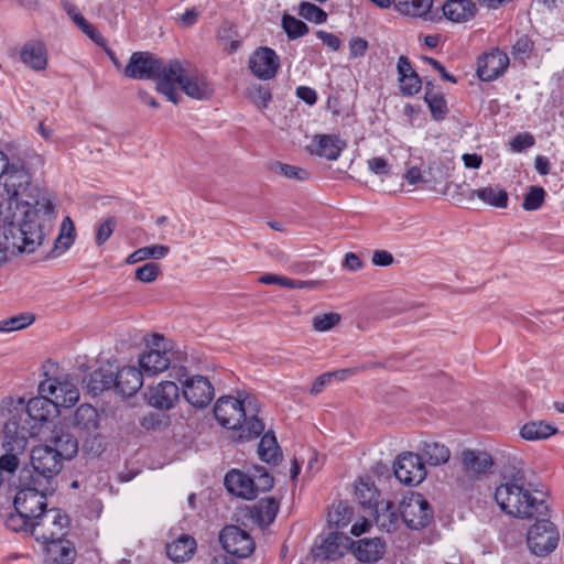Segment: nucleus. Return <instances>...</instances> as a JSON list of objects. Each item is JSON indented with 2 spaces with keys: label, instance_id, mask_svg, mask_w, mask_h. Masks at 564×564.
<instances>
[{
  "label": "nucleus",
  "instance_id": "nucleus-37",
  "mask_svg": "<svg viewBox=\"0 0 564 564\" xmlns=\"http://www.w3.org/2000/svg\"><path fill=\"white\" fill-rule=\"evenodd\" d=\"M475 3L470 0H447L443 4L444 15L453 22H465L475 15Z\"/></svg>",
  "mask_w": 564,
  "mask_h": 564
},
{
  "label": "nucleus",
  "instance_id": "nucleus-32",
  "mask_svg": "<svg viewBox=\"0 0 564 564\" xmlns=\"http://www.w3.org/2000/svg\"><path fill=\"white\" fill-rule=\"evenodd\" d=\"M344 148L345 142H341L338 137L321 134L315 137L310 147V151L315 155L335 161L339 158Z\"/></svg>",
  "mask_w": 564,
  "mask_h": 564
},
{
  "label": "nucleus",
  "instance_id": "nucleus-1",
  "mask_svg": "<svg viewBox=\"0 0 564 564\" xmlns=\"http://www.w3.org/2000/svg\"><path fill=\"white\" fill-rule=\"evenodd\" d=\"M259 402L256 397L246 395L243 399L231 395L221 397L214 406L217 422L236 431L235 440L248 442L261 436L258 444L259 458L272 466L279 465L283 455L273 431L264 432V423L259 417Z\"/></svg>",
  "mask_w": 564,
  "mask_h": 564
},
{
  "label": "nucleus",
  "instance_id": "nucleus-20",
  "mask_svg": "<svg viewBox=\"0 0 564 564\" xmlns=\"http://www.w3.org/2000/svg\"><path fill=\"white\" fill-rule=\"evenodd\" d=\"M509 66L508 55L499 48H495L478 57L477 76L482 82H492L499 78Z\"/></svg>",
  "mask_w": 564,
  "mask_h": 564
},
{
  "label": "nucleus",
  "instance_id": "nucleus-38",
  "mask_svg": "<svg viewBox=\"0 0 564 564\" xmlns=\"http://www.w3.org/2000/svg\"><path fill=\"white\" fill-rule=\"evenodd\" d=\"M45 550L53 555L55 564H73L76 557L74 544L62 538L44 544Z\"/></svg>",
  "mask_w": 564,
  "mask_h": 564
},
{
  "label": "nucleus",
  "instance_id": "nucleus-61",
  "mask_svg": "<svg viewBox=\"0 0 564 564\" xmlns=\"http://www.w3.org/2000/svg\"><path fill=\"white\" fill-rule=\"evenodd\" d=\"M368 50V42L366 39L355 36L349 41V57L358 58L366 55Z\"/></svg>",
  "mask_w": 564,
  "mask_h": 564
},
{
  "label": "nucleus",
  "instance_id": "nucleus-17",
  "mask_svg": "<svg viewBox=\"0 0 564 564\" xmlns=\"http://www.w3.org/2000/svg\"><path fill=\"white\" fill-rule=\"evenodd\" d=\"M393 473L400 482L408 486L421 484L426 476L422 457L413 453L400 455L393 465Z\"/></svg>",
  "mask_w": 564,
  "mask_h": 564
},
{
  "label": "nucleus",
  "instance_id": "nucleus-4",
  "mask_svg": "<svg viewBox=\"0 0 564 564\" xmlns=\"http://www.w3.org/2000/svg\"><path fill=\"white\" fill-rule=\"evenodd\" d=\"M171 59L165 63L150 52H134L123 69L124 75L132 79H155L156 90L164 95L167 100L178 104V95L175 88L171 87L170 73Z\"/></svg>",
  "mask_w": 564,
  "mask_h": 564
},
{
  "label": "nucleus",
  "instance_id": "nucleus-39",
  "mask_svg": "<svg viewBox=\"0 0 564 564\" xmlns=\"http://www.w3.org/2000/svg\"><path fill=\"white\" fill-rule=\"evenodd\" d=\"M470 197H477L486 205L496 208H506L509 202V196L506 189L492 186L471 189Z\"/></svg>",
  "mask_w": 564,
  "mask_h": 564
},
{
  "label": "nucleus",
  "instance_id": "nucleus-43",
  "mask_svg": "<svg viewBox=\"0 0 564 564\" xmlns=\"http://www.w3.org/2000/svg\"><path fill=\"white\" fill-rule=\"evenodd\" d=\"M556 432V429L542 421L529 422L524 424L520 430V435L527 441H538L550 437Z\"/></svg>",
  "mask_w": 564,
  "mask_h": 564
},
{
  "label": "nucleus",
  "instance_id": "nucleus-46",
  "mask_svg": "<svg viewBox=\"0 0 564 564\" xmlns=\"http://www.w3.org/2000/svg\"><path fill=\"white\" fill-rule=\"evenodd\" d=\"M281 25L291 41L302 37L310 32V28L305 22L288 13L283 14Z\"/></svg>",
  "mask_w": 564,
  "mask_h": 564
},
{
  "label": "nucleus",
  "instance_id": "nucleus-8",
  "mask_svg": "<svg viewBox=\"0 0 564 564\" xmlns=\"http://www.w3.org/2000/svg\"><path fill=\"white\" fill-rule=\"evenodd\" d=\"M30 429H19L14 421L6 422L3 427L2 447L4 454L0 456V475L8 477L14 475L19 467V455H21L28 444V431Z\"/></svg>",
  "mask_w": 564,
  "mask_h": 564
},
{
  "label": "nucleus",
  "instance_id": "nucleus-26",
  "mask_svg": "<svg viewBox=\"0 0 564 564\" xmlns=\"http://www.w3.org/2000/svg\"><path fill=\"white\" fill-rule=\"evenodd\" d=\"M350 549L361 563H376L386 553V542L380 538H364L356 542L351 540Z\"/></svg>",
  "mask_w": 564,
  "mask_h": 564
},
{
  "label": "nucleus",
  "instance_id": "nucleus-29",
  "mask_svg": "<svg viewBox=\"0 0 564 564\" xmlns=\"http://www.w3.org/2000/svg\"><path fill=\"white\" fill-rule=\"evenodd\" d=\"M375 517L376 525L386 532H394L399 529L402 521L400 506L397 507L392 501H380L371 511Z\"/></svg>",
  "mask_w": 564,
  "mask_h": 564
},
{
  "label": "nucleus",
  "instance_id": "nucleus-7",
  "mask_svg": "<svg viewBox=\"0 0 564 564\" xmlns=\"http://www.w3.org/2000/svg\"><path fill=\"white\" fill-rule=\"evenodd\" d=\"M62 462L63 459L58 456V453L52 451V446L34 447L31 452L32 469H21L19 477H21V481H26V485H34V481H36L53 486L54 478L62 470Z\"/></svg>",
  "mask_w": 564,
  "mask_h": 564
},
{
  "label": "nucleus",
  "instance_id": "nucleus-12",
  "mask_svg": "<svg viewBox=\"0 0 564 564\" xmlns=\"http://www.w3.org/2000/svg\"><path fill=\"white\" fill-rule=\"evenodd\" d=\"M169 73L171 87L177 84L189 98L207 100L214 95L213 85L204 76L187 75L185 63L180 59H171Z\"/></svg>",
  "mask_w": 564,
  "mask_h": 564
},
{
  "label": "nucleus",
  "instance_id": "nucleus-59",
  "mask_svg": "<svg viewBox=\"0 0 564 564\" xmlns=\"http://www.w3.org/2000/svg\"><path fill=\"white\" fill-rule=\"evenodd\" d=\"M116 227V218L109 217L98 225L95 241L97 246H102L112 235Z\"/></svg>",
  "mask_w": 564,
  "mask_h": 564
},
{
  "label": "nucleus",
  "instance_id": "nucleus-47",
  "mask_svg": "<svg viewBox=\"0 0 564 564\" xmlns=\"http://www.w3.org/2000/svg\"><path fill=\"white\" fill-rule=\"evenodd\" d=\"M216 37L229 54L235 53L240 46V42L237 40V32L228 22L223 23L218 28Z\"/></svg>",
  "mask_w": 564,
  "mask_h": 564
},
{
  "label": "nucleus",
  "instance_id": "nucleus-44",
  "mask_svg": "<svg viewBox=\"0 0 564 564\" xmlns=\"http://www.w3.org/2000/svg\"><path fill=\"white\" fill-rule=\"evenodd\" d=\"M75 241V224L69 216H66L61 226V234L57 236L54 242L53 252L62 254L70 248Z\"/></svg>",
  "mask_w": 564,
  "mask_h": 564
},
{
  "label": "nucleus",
  "instance_id": "nucleus-56",
  "mask_svg": "<svg viewBox=\"0 0 564 564\" xmlns=\"http://www.w3.org/2000/svg\"><path fill=\"white\" fill-rule=\"evenodd\" d=\"M340 323V315L337 313H325L313 318V328L317 332H327Z\"/></svg>",
  "mask_w": 564,
  "mask_h": 564
},
{
  "label": "nucleus",
  "instance_id": "nucleus-5",
  "mask_svg": "<svg viewBox=\"0 0 564 564\" xmlns=\"http://www.w3.org/2000/svg\"><path fill=\"white\" fill-rule=\"evenodd\" d=\"M41 224L23 223L3 217L0 226V267L7 262L9 250L33 252L44 240Z\"/></svg>",
  "mask_w": 564,
  "mask_h": 564
},
{
  "label": "nucleus",
  "instance_id": "nucleus-35",
  "mask_svg": "<svg viewBox=\"0 0 564 564\" xmlns=\"http://www.w3.org/2000/svg\"><path fill=\"white\" fill-rule=\"evenodd\" d=\"M115 387V372L107 367H100L89 373L86 380V388L88 392L98 395L106 390L113 389Z\"/></svg>",
  "mask_w": 564,
  "mask_h": 564
},
{
  "label": "nucleus",
  "instance_id": "nucleus-3",
  "mask_svg": "<svg viewBox=\"0 0 564 564\" xmlns=\"http://www.w3.org/2000/svg\"><path fill=\"white\" fill-rule=\"evenodd\" d=\"M534 492L525 488L524 476L517 473L511 480L496 488L495 500L502 511L517 518L546 517L549 505L544 494L538 490Z\"/></svg>",
  "mask_w": 564,
  "mask_h": 564
},
{
  "label": "nucleus",
  "instance_id": "nucleus-14",
  "mask_svg": "<svg viewBox=\"0 0 564 564\" xmlns=\"http://www.w3.org/2000/svg\"><path fill=\"white\" fill-rule=\"evenodd\" d=\"M402 522L412 530L427 527L433 520L434 513L429 501L420 492H411L400 502Z\"/></svg>",
  "mask_w": 564,
  "mask_h": 564
},
{
  "label": "nucleus",
  "instance_id": "nucleus-48",
  "mask_svg": "<svg viewBox=\"0 0 564 564\" xmlns=\"http://www.w3.org/2000/svg\"><path fill=\"white\" fill-rule=\"evenodd\" d=\"M35 520L31 519L26 513L21 510H15L14 513H10L6 519V527L14 532H29L31 533V525Z\"/></svg>",
  "mask_w": 564,
  "mask_h": 564
},
{
  "label": "nucleus",
  "instance_id": "nucleus-45",
  "mask_svg": "<svg viewBox=\"0 0 564 564\" xmlns=\"http://www.w3.org/2000/svg\"><path fill=\"white\" fill-rule=\"evenodd\" d=\"M423 100L427 105L431 117L434 121L441 122L445 120L449 112V108L444 94L427 93V96H423Z\"/></svg>",
  "mask_w": 564,
  "mask_h": 564
},
{
  "label": "nucleus",
  "instance_id": "nucleus-64",
  "mask_svg": "<svg viewBox=\"0 0 564 564\" xmlns=\"http://www.w3.org/2000/svg\"><path fill=\"white\" fill-rule=\"evenodd\" d=\"M252 100L259 108H267L272 100V94L268 88L260 86L252 93Z\"/></svg>",
  "mask_w": 564,
  "mask_h": 564
},
{
  "label": "nucleus",
  "instance_id": "nucleus-11",
  "mask_svg": "<svg viewBox=\"0 0 564 564\" xmlns=\"http://www.w3.org/2000/svg\"><path fill=\"white\" fill-rule=\"evenodd\" d=\"M148 352L139 358V369L143 376L152 377L166 370L170 366L171 341L163 335L154 333L145 337Z\"/></svg>",
  "mask_w": 564,
  "mask_h": 564
},
{
  "label": "nucleus",
  "instance_id": "nucleus-23",
  "mask_svg": "<svg viewBox=\"0 0 564 564\" xmlns=\"http://www.w3.org/2000/svg\"><path fill=\"white\" fill-rule=\"evenodd\" d=\"M148 403L159 410H171L180 400L178 386L170 380L161 381L147 393Z\"/></svg>",
  "mask_w": 564,
  "mask_h": 564
},
{
  "label": "nucleus",
  "instance_id": "nucleus-24",
  "mask_svg": "<svg viewBox=\"0 0 564 564\" xmlns=\"http://www.w3.org/2000/svg\"><path fill=\"white\" fill-rule=\"evenodd\" d=\"M462 469L473 478L487 474L494 465L491 455L485 451L465 448L460 453Z\"/></svg>",
  "mask_w": 564,
  "mask_h": 564
},
{
  "label": "nucleus",
  "instance_id": "nucleus-30",
  "mask_svg": "<svg viewBox=\"0 0 564 564\" xmlns=\"http://www.w3.org/2000/svg\"><path fill=\"white\" fill-rule=\"evenodd\" d=\"M279 508L280 501L276 498H261L249 508V519L261 529H264L275 520Z\"/></svg>",
  "mask_w": 564,
  "mask_h": 564
},
{
  "label": "nucleus",
  "instance_id": "nucleus-51",
  "mask_svg": "<svg viewBox=\"0 0 564 564\" xmlns=\"http://www.w3.org/2000/svg\"><path fill=\"white\" fill-rule=\"evenodd\" d=\"M299 15L316 24L325 23L327 20V13L322 8L308 1L300 3Z\"/></svg>",
  "mask_w": 564,
  "mask_h": 564
},
{
  "label": "nucleus",
  "instance_id": "nucleus-34",
  "mask_svg": "<svg viewBox=\"0 0 564 564\" xmlns=\"http://www.w3.org/2000/svg\"><path fill=\"white\" fill-rule=\"evenodd\" d=\"M355 496L364 509L372 511L379 505V491L370 477H360L355 485Z\"/></svg>",
  "mask_w": 564,
  "mask_h": 564
},
{
  "label": "nucleus",
  "instance_id": "nucleus-60",
  "mask_svg": "<svg viewBox=\"0 0 564 564\" xmlns=\"http://www.w3.org/2000/svg\"><path fill=\"white\" fill-rule=\"evenodd\" d=\"M535 143L534 137L529 132L518 133L514 135L510 142V149L513 152L520 153L531 147H533Z\"/></svg>",
  "mask_w": 564,
  "mask_h": 564
},
{
  "label": "nucleus",
  "instance_id": "nucleus-13",
  "mask_svg": "<svg viewBox=\"0 0 564 564\" xmlns=\"http://www.w3.org/2000/svg\"><path fill=\"white\" fill-rule=\"evenodd\" d=\"M532 519H535V523L527 532L528 547L536 556H546L557 546L558 531L550 521V510L546 517H533Z\"/></svg>",
  "mask_w": 564,
  "mask_h": 564
},
{
  "label": "nucleus",
  "instance_id": "nucleus-54",
  "mask_svg": "<svg viewBox=\"0 0 564 564\" xmlns=\"http://www.w3.org/2000/svg\"><path fill=\"white\" fill-rule=\"evenodd\" d=\"M73 22L80 29L83 33H85L91 41L97 44L102 42L101 34L96 30V28L89 23L78 10L76 13L69 15Z\"/></svg>",
  "mask_w": 564,
  "mask_h": 564
},
{
  "label": "nucleus",
  "instance_id": "nucleus-18",
  "mask_svg": "<svg viewBox=\"0 0 564 564\" xmlns=\"http://www.w3.org/2000/svg\"><path fill=\"white\" fill-rule=\"evenodd\" d=\"M321 543H315L312 549V555L315 560H330L335 561L345 555L350 549L351 538L343 532L334 531L327 536L322 538Z\"/></svg>",
  "mask_w": 564,
  "mask_h": 564
},
{
  "label": "nucleus",
  "instance_id": "nucleus-57",
  "mask_svg": "<svg viewBox=\"0 0 564 564\" xmlns=\"http://www.w3.org/2000/svg\"><path fill=\"white\" fill-rule=\"evenodd\" d=\"M275 166H276V171L280 174H282L283 176H285L286 178L306 181L310 178V175H311L307 170L295 166V165H290V164H284V163L278 162L275 164Z\"/></svg>",
  "mask_w": 564,
  "mask_h": 564
},
{
  "label": "nucleus",
  "instance_id": "nucleus-49",
  "mask_svg": "<svg viewBox=\"0 0 564 564\" xmlns=\"http://www.w3.org/2000/svg\"><path fill=\"white\" fill-rule=\"evenodd\" d=\"M252 471L256 497L259 492H265L273 488L274 478L263 466L254 465Z\"/></svg>",
  "mask_w": 564,
  "mask_h": 564
},
{
  "label": "nucleus",
  "instance_id": "nucleus-52",
  "mask_svg": "<svg viewBox=\"0 0 564 564\" xmlns=\"http://www.w3.org/2000/svg\"><path fill=\"white\" fill-rule=\"evenodd\" d=\"M545 191L541 186H531L524 195L522 208L528 212L538 210L544 203Z\"/></svg>",
  "mask_w": 564,
  "mask_h": 564
},
{
  "label": "nucleus",
  "instance_id": "nucleus-36",
  "mask_svg": "<svg viewBox=\"0 0 564 564\" xmlns=\"http://www.w3.org/2000/svg\"><path fill=\"white\" fill-rule=\"evenodd\" d=\"M51 442L53 444L52 451H55L58 453V456L62 459L69 460L72 459L78 452V442L68 432H65L64 430H55L53 432V436L51 438Z\"/></svg>",
  "mask_w": 564,
  "mask_h": 564
},
{
  "label": "nucleus",
  "instance_id": "nucleus-55",
  "mask_svg": "<svg viewBox=\"0 0 564 564\" xmlns=\"http://www.w3.org/2000/svg\"><path fill=\"white\" fill-rule=\"evenodd\" d=\"M73 22L80 29L83 33H85L91 41L97 44L102 42L101 34L96 30V28L89 23L78 10L76 13L69 15Z\"/></svg>",
  "mask_w": 564,
  "mask_h": 564
},
{
  "label": "nucleus",
  "instance_id": "nucleus-10",
  "mask_svg": "<svg viewBox=\"0 0 564 564\" xmlns=\"http://www.w3.org/2000/svg\"><path fill=\"white\" fill-rule=\"evenodd\" d=\"M69 518L65 511L59 508L48 509L46 512H39L31 534L43 545L54 540H61L67 534Z\"/></svg>",
  "mask_w": 564,
  "mask_h": 564
},
{
  "label": "nucleus",
  "instance_id": "nucleus-15",
  "mask_svg": "<svg viewBox=\"0 0 564 564\" xmlns=\"http://www.w3.org/2000/svg\"><path fill=\"white\" fill-rule=\"evenodd\" d=\"M39 392L52 397L58 408H70L79 400L77 384L68 376L47 378L39 384Z\"/></svg>",
  "mask_w": 564,
  "mask_h": 564
},
{
  "label": "nucleus",
  "instance_id": "nucleus-40",
  "mask_svg": "<svg viewBox=\"0 0 564 564\" xmlns=\"http://www.w3.org/2000/svg\"><path fill=\"white\" fill-rule=\"evenodd\" d=\"M419 456L422 457V462L431 466H438L448 462L451 452L444 444L438 442H424Z\"/></svg>",
  "mask_w": 564,
  "mask_h": 564
},
{
  "label": "nucleus",
  "instance_id": "nucleus-62",
  "mask_svg": "<svg viewBox=\"0 0 564 564\" xmlns=\"http://www.w3.org/2000/svg\"><path fill=\"white\" fill-rule=\"evenodd\" d=\"M316 36L326 45L330 51L337 52L340 48L341 41L340 39L330 32H326L324 30H318L316 32Z\"/></svg>",
  "mask_w": 564,
  "mask_h": 564
},
{
  "label": "nucleus",
  "instance_id": "nucleus-53",
  "mask_svg": "<svg viewBox=\"0 0 564 564\" xmlns=\"http://www.w3.org/2000/svg\"><path fill=\"white\" fill-rule=\"evenodd\" d=\"M352 511L349 507L339 503L328 513V522L336 528H344L351 521Z\"/></svg>",
  "mask_w": 564,
  "mask_h": 564
},
{
  "label": "nucleus",
  "instance_id": "nucleus-41",
  "mask_svg": "<svg viewBox=\"0 0 564 564\" xmlns=\"http://www.w3.org/2000/svg\"><path fill=\"white\" fill-rule=\"evenodd\" d=\"M393 6L404 15L423 18L430 12L433 0H393Z\"/></svg>",
  "mask_w": 564,
  "mask_h": 564
},
{
  "label": "nucleus",
  "instance_id": "nucleus-50",
  "mask_svg": "<svg viewBox=\"0 0 564 564\" xmlns=\"http://www.w3.org/2000/svg\"><path fill=\"white\" fill-rule=\"evenodd\" d=\"M34 322V315L22 313L0 321V333H11L23 329Z\"/></svg>",
  "mask_w": 564,
  "mask_h": 564
},
{
  "label": "nucleus",
  "instance_id": "nucleus-58",
  "mask_svg": "<svg viewBox=\"0 0 564 564\" xmlns=\"http://www.w3.org/2000/svg\"><path fill=\"white\" fill-rule=\"evenodd\" d=\"M159 273L160 265L158 263L147 262L135 270V279L144 283H151L155 281Z\"/></svg>",
  "mask_w": 564,
  "mask_h": 564
},
{
  "label": "nucleus",
  "instance_id": "nucleus-25",
  "mask_svg": "<svg viewBox=\"0 0 564 564\" xmlns=\"http://www.w3.org/2000/svg\"><path fill=\"white\" fill-rule=\"evenodd\" d=\"M143 373L134 366H124L115 372L116 393L123 397L134 395L143 384Z\"/></svg>",
  "mask_w": 564,
  "mask_h": 564
},
{
  "label": "nucleus",
  "instance_id": "nucleus-27",
  "mask_svg": "<svg viewBox=\"0 0 564 564\" xmlns=\"http://www.w3.org/2000/svg\"><path fill=\"white\" fill-rule=\"evenodd\" d=\"M226 489L242 499L252 500L256 498V489L252 475L246 474L239 469L229 470L224 479Z\"/></svg>",
  "mask_w": 564,
  "mask_h": 564
},
{
  "label": "nucleus",
  "instance_id": "nucleus-21",
  "mask_svg": "<svg viewBox=\"0 0 564 564\" xmlns=\"http://www.w3.org/2000/svg\"><path fill=\"white\" fill-rule=\"evenodd\" d=\"M251 73L262 80L275 77L280 67V59L275 51L268 46L259 47L249 58Z\"/></svg>",
  "mask_w": 564,
  "mask_h": 564
},
{
  "label": "nucleus",
  "instance_id": "nucleus-22",
  "mask_svg": "<svg viewBox=\"0 0 564 564\" xmlns=\"http://www.w3.org/2000/svg\"><path fill=\"white\" fill-rule=\"evenodd\" d=\"M399 90L402 96L412 97L416 95L423 86V80L415 72L411 61L405 55H400L397 63Z\"/></svg>",
  "mask_w": 564,
  "mask_h": 564
},
{
  "label": "nucleus",
  "instance_id": "nucleus-33",
  "mask_svg": "<svg viewBox=\"0 0 564 564\" xmlns=\"http://www.w3.org/2000/svg\"><path fill=\"white\" fill-rule=\"evenodd\" d=\"M166 555L174 562L189 560L196 551V540L188 534H181L165 546Z\"/></svg>",
  "mask_w": 564,
  "mask_h": 564
},
{
  "label": "nucleus",
  "instance_id": "nucleus-19",
  "mask_svg": "<svg viewBox=\"0 0 564 564\" xmlns=\"http://www.w3.org/2000/svg\"><path fill=\"white\" fill-rule=\"evenodd\" d=\"M183 398L194 408L204 409L213 401L215 391L210 381L203 376L186 379L182 388Z\"/></svg>",
  "mask_w": 564,
  "mask_h": 564
},
{
  "label": "nucleus",
  "instance_id": "nucleus-31",
  "mask_svg": "<svg viewBox=\"0 0 564 564\" xmlns=\"http://www.w3.org/2000/svg\"><path fill=\"white\" fill-rule=\"evenodd\" d=\"M73 426L82 435H94L99 427L98 411L90 404L79 405L73 416Z\"/></svg>",
  "mask_w": 564,
  "mask_h": 564
},
{
  "label": "nucleus",
  "instance_id": "nucleus-2",
  "mask_svg": "<svg viewBox=\"0 0 564 564\" xmlns=\"http://www.w3.org/2000/svg\"><path fill=\"white\" fill-rule=\"evenodd\" d=\"M1 178L8 195L6 205H0L2 217L33 224H41V214L54 217L55 206L51 198L39 186L32 185L31 176L23 166L11 164Z\"/></svg>",
  "mask_w": 564,
  "mask_h": 564
},
{
  "label": "nucleus",
  "instance_id": "nucleus-6",
  "mask_svg": "<svg viewBox=\"0 0 564 564\" xmlns=\"http://www.w3.org/2000/svg\"><path fill=\"white\" fill-rule=\"evenodd\" d=\"M58 406L46 394L32 398L24 403L23 399L17 401L13 410H9V417L6 422L14 421L19 429H30L28 438L37 434L39 426L42 423L55 417L59 411Z\"/></svg>",
  "mask_w": 564,
  "mask_h": 564
},
{
  "label": "nucleus",
  "instance_id": "nucleus-16",
  "mask_svg": "<svg viewBox=\"0 0 564 564\" xmlns=\"http://www.w3.org/2000/svg\"><path fill=\"white\" fill-rule=\"evenodd\" d=\"M219 542L227 554L247 557L254 550L253 539L237 525H226L219 533Z\"/></svg>",
  "mask_w": 564,
  "mask_h": 564
},
{
  "label": "nucleus",
  "instance_id": "nucleus-9",
  "mask_svg": "<svg viewBox=\"0 0 564 564\" xmlns=\"http://www.w3.org/2000/svg\"><path fill=\"white\" fill-rule=\"evenodd\" d=\"M13 486L18 489L13 499L14 510H21L34 520L39 512H46L48 510L46 508V496L54 492L53 486L36 481H34V485H26V481H21V477L18 478V482H14Z\"/></svg>",
  "mask_w": 564,
  "mask_h": 564
},
{
  "label": "nucleus",
  "instance_id": "nucleus-28",
  "mask_svg": "<svg viewBox=\"0 0 564 564\" xmlns=\"http://www.w3.org/2000/svg\"><path fill=\"white\" fill-rule=\"evenodd\" d=\"M21 62L33 70H44L47 66V48L44 42L31 40L20 51Z\"/></svg>",
  "mask_w": 564,
  "mask_h": 564
},
{
  "label": "nucleus",
  "instance_id": "nucleus-63",
  "mask_svg": "<svg viewBox=\"0 0 564 564\" xmlns=\"http://www.w3.org/2000/svg\"><path fill=\"white\" fill-rule=\"evenodd\" d=\"M368 169L376 175H386L390 172L388 161L382 156L368 160Z\"/></svg>",
  "mask_w": 564,
  "mask_h": 564
},
{
  "label": "nucleus",
  "instance_id": "nucleus-42",
  "mask_svg": "<svg viewBox=\"0 0 564 564\" xmlns=\"http://www.w3.org/2000/svg\"><path fill=\"white\" fill-rule=\"evenodd\" d=\"M170 252V247L164 245H152L134 250L128 258L127 263L133 264L148 259L160 260Z\"/></svg>",
  "mask_w": 564,
  "mask_h": 564
}]
</instances>
